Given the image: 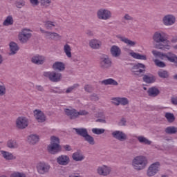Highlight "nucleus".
<instances>
[{
	"label": "nucleus",
	"instance_id": "f257e3e1",
	"mask_svg": "<svg viewBox=\"0 0 177 177\" xmlns=\"http://www.w3.org/2000/svg\"><path fill=\"white\" fill-rule=\"evenodd\" d=\"M153 44L156 49L161 50H169L171 49V42L168 40V36L162 31L155 32L152 36Z\"/></svg>",
	"mask_w": 177,
	"mask_h": 177
},
{
	"label": "nucleus",
	"instance_id": "f03ea898",
	"mask_svg": "<svg viewBox=\"0 0 177 177\" xmlns=\"http://www.w3.org/2000/svg\"><path fill=\"white\" fill-rule=\"evenodd\" d=\"M152 55H153L155 57H159L161 60H168L170 63H174L175 67H177V55L174 54L172 52L164 53L153 50H152Z\"/></svg>",
	"mask_w": 177,
	"mask_h": 177
},
{
	"label": "nucleus",
	"instance_id": "7ed1b4c3",
	"mask_svg": "<svg viewBox=\"0 0 177 177\" xmlns=\"http://www.w3.org/2000/svg\"><path fill=\"white\" fill-rule=\"evenodd\" d=\"M147 158L143 156L135 157L131 162V166L136 171H142L147 167Z\"/></svg>",
	"mask_w": 177,
	"mask_h": 177
},
{
	"label": "nucleus",
	"instance_id": "20e7f679",
	"mask_svg": "<svg viewBox=\"0 0 177 177\" xmlns=\"http://www.w3.org/2000/svg\"><path fill=\"white\" fill-rule=\"evenodd\" d=\"M59 143V138L55 136L51 137V142L48 146V150L50 154H56V153L60 151V145Z\"/></svg>",
	"mask_w": 177,
	"mask_h": 177
},
{
	"label": "nucleus",
	"instance_id": "39448f33",
	"mask_svg": "<svg viewBox=\"0 0 177 177\" xmlns=\"http://www.w3.org/2000/svg\"><path fill=\"white\" fill-rule=\"evenodd\" d=\"M44 77L48 78L51 82H60L62 81V73L57 71H48L43 73Z\"/></svg>",
	"mask_w": 177,
	"mask_h": 177
},
{
	"label": "nucleus",
	"instance_id": "423d86ee",
	"mask_svg": "<svg viewBox=\"0 0 177 177\" xmlns=\"http://www.w3.org/2000/svg\"><path fill=\"white\" fill-rule=\"evenodd\" d=\"M32 37V34H31V30L24 28L19 32L18 35V39L21 42V44H26V42L30 40V38Z\"/></svg>",
	"mask_w": 177,
	"mask_h": 177
},
{
	"label": "nucleus",
	"instance_id": "0eeeda50",
	"mask_svg": "<svg viewBox=\"0 0 177 177\" xmlns=\"http://www.w3.org/2000/svg\"><path fill=\"white\" fill-rule=\"evenodd\" d=\"M113 14L109 9L101 8L97 12V17L99 20H110Z\"/></svg>",
	"mask_w": 177,
	"mask_h": 177
},
{
	"label": "nucleus",
	"instance_id": "6e6552de",
	"mask_svg": "<svg viewBox=\"0 0 177 177\" xmlns=\"http://www.w3.org/2000/svg\"><path fill=\"white\" fill-rule=\"evenodd\" d=\"M111 59L106 55H103L100 57V67L102 70H107L111 67Z\"/></svg>",
	"mask_w": 177,
	"mask_h": 177
},
{
	"label": "nucleus",
	"instance_id": "1a4fd4ad",
	"mask_svg": "<svg viewBox=\"0 0 177 177\" xmlns=\"http://www.w3.org/2000/svg\"><path fill=\"white\" fill-rule=\"evenodd\" d=\"M160 167H161L160 162H156L151 164L147 171V176L151 177L156 175L158 173V171H160Z\"/></svg>",
	"mask_w": 177,
	"mask_h": 177
},
{
	"label": "nucleus",
	"instance_id": "9d476101",
	"mask_svg": "<svg viewBox=\"0 0 177 177\" xmlns=\"http://www.w3.org/2000/svg\"><path fill=\"white\" fill-rule=\"evenodd\" d=\"M37 169L38 174L40 175H45V174H48V172H49L50 165L45 162H40L37 165Z\"/></svg>",
	"mask_w": 177,
	"mask_h": 177
},
{
	"label": "nucleus",
	"instance_id": "9b49d317",
	"mask_svg": "<svg viewBox=\"0 0 177 177\" xmlns=\"http://www.w3.org/2000/svg\"><path fill=\"white\" fill-rule=\"evenodd\" d=\"M29 121L26 117H19L16 120V127L18 129H26L28 127Z\"/></svg>",
	"mask_w": 177,
	"mask_h": 177
},
{
	"label": "nucleus",
	"instance_id": "f8f14e48",
	"mask_svg": "<svg viewBox=\"0 0 177 177\" xmlns=\"http://www.w3.org/2000/svg\"><path fill=\"white\" fill-rule=\"evenodd\" d=\"M162 21L164 26L169 27L176 23V17L173 15H167L163 17Z\"/></svg>",
	"mask_w": 177,
	"mask_h": 177
},
{
	"label": "nucleus",
	"instance_id": "ddd939ff",
	"mask_svg": "<svg viewBox=\"0 0 177 177\" xmlns=\"http://www.w3.org/2000/svg\"><path fill=\"white\" fill-rule=\"evenodd\" d=\"M111 136L114 139H116L117 140H120V142H124V140H127V134L124 133V131H120V130H115L113 131L111 133Z\"/></svg>",
	"mask_w": 177,
	"mask_h": 177
},
{
	"label": "nucleus",
	"instance_id": "4468645a",
	"mask_svg": "<svg viewBox=\"0 0 177 177\" xmlns=\"http://www.w3.org/2000/svg\"><path fill=\"white\" fill-rule=\"evenodd\" d=\"M56 161L59 165L66 167L70 164V157L67 155H61L57 158Z\"/></svg>",
	"mask_w": 177,
	"mask_h": 177
},
{
	"label": "nucleus",
	"instance_id": "2eb2a0df",
	"mask_svg": "<svg viewBox=\"0 0 177 177\" xmlns=\"http://www.w3.org/2000/svg\"><path fill=\"white\" fill-rule=\"evenodd\" d=\"M97 172L98 175H100L101 176H107L108 175H110L111 168L109 166L102 165L97 168Z\"/></svg>",
	"mask_w": 177,
	"mask_h": 177
},
{
	"label": "nucleus",
	"instance_id": "dca6fc26",
	"mask_svg": "<svg viewBox=\"0 0 177 177\" xmlns=\"http://www.w3.org/2000/svg\"><path fill=\"white\" fill-rule=\"evenodd\" d=\"M40 31L41 32H42V34H44V37H46V38H48V39H60V38H62L60 35L56 32L45 31L42 28L40 29Z\"/></svg>",
	"mask_w": 177,
	"mask_h": 177
},
{
	"label": "nucleus",
	"instance_id": "f3484780",
	"mask_svg": "<svg viewBox=\"0 0 177 177\" xmlns=\"http://www.w3.org/2000/svg\"><path fill=\"white\" fill-rule=\"evenodd\" d=\"M46 60V58H45V57H44L43 55H36L32 57L31 58L32 63H33V64H37V66L44 64Z\"/></svg>",
	"mask_w": 177,
	"mask_h": 177
},
{
	"label": "nucleus",
	"instance_id": "a211bd4d",
	"mask_svg": "<svg viewBox=\"0 0 177 177\" xmlns=\"http://www.w3.org/2000/svg\"><path fill=\"white\" fill-rule=\"evenodd\" d=\"M65 114L70 118V120H75L78 118V111L75 109H65Z\"/></svg>",
	"mask_w": 177,
	"mask_h": 177
},
{
	"label": "nucleus",
	"instance_id": "6ab92c4d",
	"mask_svg": "<svg viewBox=\"0 0 177 177\" xmlns=\"http://www.w3.org/2000/svg\"><path fill=\"white\" fill-rule=\"evenodd\" d=\"M116 38H118V39H120V41H121L122 42H124V44H127L128 46H135L136 45V41H131L129 39L121 35H118L116 36Z\"/></svg>",
	"mask_w": 177,
	"mask_h": 177
},
{
	"label": "nucleus",
	"instance_id": "aec40b11",
	"mask_svg": "<svg viewBox=\"0 0 177 177\" xmlns=\"http://www.w3.org/2000/svg\"><path fill=\"white\" fill-rule=\"evenodd\" d=\"M111 55L113 57H120L121 56V48L118 46L113 45L110 48Z\"/></svg>",
	"mask_w": 177,
	"mask_h": 177
},
{
	"label": "nucleus",
	"instance_id": "412c9836",
	"mask_svg": "<svg viewBox=\"0 0 177 177\" xmlns=\"http://www.w3.org/2000/svg\"><path fill=\"white\" fill-rule=\"evenodd\" d=\"M34 115H35V118H36L38 122H45V120H46L45 114H44V112H42L41 110H38V109L35 110Z\"/></svg>",
	"mask_w": 177,
	"mask_h": 177
},
{
	"label": "nucleus",
	"instance_id": "4be33fe9",
	"mask_svg": "<svg viewBox=\"0 0 177 177\" xmlns=\"http://www.w3.org/2000/svg\"><path fill=\"white\" fill-rule=\"evenodd\" d=\"M89 46L91 49H100L102 48V41L97 39H92L89 41Z\"/></svg>",
	"mask_w": 177,
	"mask_h": 177
},
{
	"label": "nucleus",
	"instance_id": "5701e85b",
	"mask_svg": "<svg viewBox=\"0 0 177 177\" xmlns=\"http://www.w3.org/2000/svg\"><path fill=\"white\" fill-rule=\"evenodd\" d=\"M145 68H146L145 64L138 63L132 67L131 71L133 73H145Z\"/></svg>",
	"mask_w": 177,
	"mask_h": 177
},
{
	"label": "nucleus",
	"instance_id": "b1692460",
	"mask_svg": "<svg viewBox=\"0 0 177 177\" xmlns=\"http://www.w3.org/2000/svg\"><path fill=\"white\" fill-rule=\"evenodd\" d=\"M129 54L133 59H137L138 60H147V57L146 55L135 53L132 50H130Z\"/></svg>",
	"mask_w": 177,
	"mask_h": 177
},
{
	"label": "nucleus",
	"instance_id": "393cba45",
	"mask_svg": "<svg viewBox=\"0 0 177 177\" xmlns=\"http://www.w3.org/2000/svg\"><path fill=\"white\" fill-rule=\"evenodd\" d=\"M53 68L57 71H64L66 70V64L62 62H55L53 64Z\"/></svg>",
	"mask_w": 177,
	"mask_h": 177
},
{
	"label": "nucleus",
	"instance_id": "a878e982",
	"mask_svg": "<svg viewBox=\"0 0 177 177\" xmlns=\"http://www.w3.org/2000/svg\"><path fill=\"white\" fill-rule=\"evenodd\" d=\"M72 158L74 161H84L85 156L80 151L75 152L72 154Z\"/></svg>",
	"mask_w": 177,
	"mask_h": 177
},
{
	"label": "nucleus",
	"instance_id": "bb28decb",
	"mask_svg": "<svg viewBox=\"0 0 177 177\" xmlns=\"http://www.w3.org/2000/svg\"><path fill=\"white\" fill-rule=\"evenodd\" d=\"M28 142L30 145H35L39 142V136L37 134H31L28 137Z\"/></svg>",
	"mask_w": 177,
	"mask_h": 177
},
{
	"label": "nucleus",
	"instance_id": "cd10ccee",
	"mask_svg": "<svg viewBox=\"0 0 177 177\" xmlns=\"http://www.w3.org/2000/svg\"><path fill=\"white\" fill-rule=\"evenodd\" d=\"M148 95L151 97H156V96H158L160 95V90L157 88V87H151L148 89Z\"/></svg>",
	"mask_w": 177,
	"mask_h": 177
},
{
	"label": "nucleus",
	"instance_id": "c85d7f7f",
	"mask_svg": "<svg viewBox=\"0 0 177 177\" xmlns=\"http://www.w3.org/2000/svg\"><path fill=\"white\" fill-rule=\"evenodd\" d=\"M1 154L5 160H16V156H13V153L10 152H8L6 151H1Z\"/></svg>",
	"mask_w": 177,
	"mask_h": 177
},
{
	"label": "nucleus",
	"instance_id": "c756f323",
	"mask_svg": "<svg viewBox=\"0 0 177 177\" xmlns=\"http://www.w3.org/2000/svg\"><path fill=\"white\" fill-rule=\"evenodd\" d=\"M10 46V55H16L19 51V46L14 41H11L9 44Z\"/></svg>",
	"mask_w": 177,
	"mask_h": 177
},
{
	"label": "nucleus",
	"instance_id": "7c9ffc66",
	"mask_svg": "<svg viewBox=\"0 0 177 177\" xmlns=\"http://www.w3.org/2000/svg\"><path fill=\"white\" fill-rule=\"evenodd\" d=\"M134 138H136V139L138 140L140 143H142V145H151V141H150L149 139H147L146 137L143 136H134Z\"/></svg>",
	"mask_w": 177,
	"mask_h": 177
},
{
	"label": "nucleus",
	"instance_id": "2f4dec72",
	"mask_svg": "<svg viewBox=\"0 0 177 177\" xmlns=\"http://www.w3.org/2000/svg\"><path fill=\"white\" fill-rule=\"evenodd\" d=\"M63 50L67 57L69 59L72 57L73 55L71 54V46H70L68 44H65L64 45Z\"/></svg>",
	"mask_w": 177,
	"mask_h": 177
},
{
	"label": "nucleus",
	"instance_id": "473e14b6",
	"mask_svg": "<svg viewBox=\"0 0 177 177\" xmlns=\"http://www.w3.org/2000/svg\"><path fill=\"white\" fill-rule=\"evenodd\" d=\"M77 135L80 136H82V138H85L88 133V130L85 128H79V129H74Z\"/></svg>",
	"mask_w": 177,
	"mask_h": 177
},
{
	"label": "nucleus",
	"instance_id": "72a5a7b5",
	"mask_svg": "<svg viewBox=\"0 0 177 177\" xmlns=\"http://www.w3.org/2000/svg\"><path fill=\"white\" fill-rule=\"evenodd\" d=\"M106 117L103 112L98 113V118L95 120L96 122H100L101 124H107Z\"/></svg>",
	"mask_w": 177,
	"mask_h": 177
},
{
	"label": "nucleus",
	"instance_id": "f704fd0d",
	"mask_svg": "<svg viewBox=\"0 0 177 177\" xmlns=\"http://www.w3.org/2000/svg\"><path fill=\"white\" fill-rule=\"evenodd\" d=\"M101 83L103 85H113L114 86H117V85H118V82L111 78L102 80Z\"/></svg>",
	"mask_w": 177,
	"mask_h": 177
},
{
	"label": "nucleus",
	"instance_id": "c9c22d12",
	"mask_svg": "<svg viewBox=\"0 0 177 177\" xmlns=\"http://www.w3.org/2000/svg\"><path fill=\"white\" fill-rule=\"evenodd\" d=\"M7 147L9 149H17L19 143H17L16 140H9L7 142Z\"/></svg>",
	"mask_w": 177,
	"mask_h": 177
},
{
	"label": "nucleus",
	"instance_id": "e433bc0d",
	"mask_svg": "<svg viewBox=\"0 0 177 177\" xmlns=\"http://www.w3.org/2000/svg\"><path fill=\"white\" fill-rule=\"evenodd\" d=\"M165 133H167V135H175L177 132V127H175L174 126L167 127L165 129Z\"/></svg>",
	"mask_w": 177,
	"mask_h": 177
},
{
	"label": "nucleus",
	"instance_id": "4c0bfd02",
	"mask_svg": "<svg viewBox=\"0 0 177 177\" xmlns=\"http://www.w3.org/2000/svg\"><path fill=\"white\" fill-rule=\"evenodd\" d=\"M143 80L147 84H153L156 81V77L153 75H144Z\"/></svg>",
	"mask_w": 177,
	"mask_h": 177
},
{
	"label": "nucleus",
	"instance_id": "58836bf2",
	"mask_svg": "<svg viewBox=\"0 0 177 177\" xmlns=\"http://www.w3.org/2000/svg\"><path fill=\"white\" fill-rule=\"evenodd\" d=\"M3 24V26H12L13 24V17L10 15L8 16Z\"/></svg>",
	"mask_w": 177,
	"mask_h": 177
},
{
	"label": "nucleus",
	"instance_id": "ea45409f",
	"mask_svg": "<svg viewBox=\"0 0 177 177\" xmlns=\"http://www.w3.org/2000/svg\"><path fill=\"white\" fill-rule=\"evenodd\" d=\"M158 74L160 78H168V77H169V73L165 70L159 71Z\"/></svg>",
	"mask_w": 177,
	"mask_h": 177
},
{
	"label": "nucleus",
	"instance_id": "a19ab883",
	"mask_svg": "<svg viewBox=\"0 0 177 177\" xmlns=\"http://www.w3.org/2000/svg\"><path fill=\"white\" fill-rule=\"evenodd\" d=\"M84 140H86V142H87L89 145H91L92 146L95 145V138H93V137H92L91 135L87 134L84 137Z\"/></svg>",
	"mask_w": 177,
	"mask_h": 177
},
{
	"label": "nucleus",
	"instance_id": "79ce46f5",
	"mask_svg": "<svg viewBox=\"0 0 177 177\" xmlns=\"http://www.w3.org/2000/svg\"><path fill=\"white\" fill-rule=\"evenodd\" d=\"M165 117L167 120L168 122H174V121H175V115H174L173 113H166Z\"/></svg>",
	"mask_w": 177,
	"mask_h": 177
},
{
	"label": "nucleus",
	"instance_id": "37998d69",
	"mask_svg": "<svg viewBox=\"0 0 177 177\" xmlns=\"http://www.w3.org/2000/svg\"><path fill=\"white\" fill-rule=\"evenodd\" d=\"M91 131L95 135H102L106 132V129L99 128H93Z\"/></svg>",
	"mask_w": 177,
	"mask_h": 177
},
{
	"label": "nucleus",
	"instance_id": "c03bdc74",
	"mask_svg": "<svg viewBox=\"0 0 177 177\" xmlns=\"http://www.w3.org/2000/svg\"><path fill=\"white\" fill-rule=\"evenodd\" d=\"M45 27L47 28V30H52L53 27H56V23L55 22H52L50 21H47L45 23Z\"/></svg>",
	"mask_w": 177,
	"mask_h": 177
},
{
	"label": "nucleus",
	"instance_id": "a18cd8bd",
	"mask_svg": "<svg viewBox=\"0 0 177 177\" xmlns=\"http://www.w3.org/2000/svg\"><path fill=\"white\" fill-rule=\"evenodd\" d=\"M156 66L157 67H160V68H164V67H166V64L164 63V62L160 61V59H154L153 60Z\"/></svg>",
	"mask_w": 177,
	"mask_h": 177
},
{
	"label": "nucleus",
	"instance_id": "49530a36",
	"mask_svg": "<svg viewBox=\"0 0 177 177\" xmlns=\"http://www.w3.org/2000/svg\"><path fill=\"white\" fill-rule=\"evenodd\" d=\"M39 1L43 8H48L52 3V0H39Z\"/></svg>",
	"mask_w": 177,
	"mask_h": 177
},
{
	"label": "nucleus",
	"instance_id": "de8ad7c7",
	"mask_svg": "<svg viewBox=\"0 0 177 177\" xmlns=\"http://www.w3.org/2000/svg\"><path fill=\"white\" fill-rule=\"evenodd\" d=\"M10 177H26V174L20 171H14Z\"/></svg>",
	"mask_w": 177,
	"mask_h": 177
},
{
	"label": "nucleus",
	"instance_id": "09e8293b",
	"mask_svg": "<svg viewBox=\"0 0 177 177\" xmlns=\"http://www.w3.org/2000/svg\"><path fill=\"white\" fill-rule=\"evenodd\" d=\"M78 88V84H75L66 88V93H71L73 91H75Z\"/></svg>",
	"mask_w": 177,
	"mask_h": 177
},
{
	"label": "nucleus",
	"instance_id": "8fccbe9b",
	"mask_svg": "<svg viewBox=\"0 0 177 177\" xmlns=\"http://www.w3.org/2000/svg\"><path fill=\"white\" fill-rule=\"evenodd\" d=\"M6 95V86L5 84H0V97Z\"/></svg>",
	"mask_w": 177,
	"mask_h": 177
},
{
	"label": "nucleus",
	"instance_id": "3c124183",
	"mask_svg": "<svg viewBox=\"0 0 177 177\" xmlns=\"http://www.w3.org/2000/svg\"><path fill=\"white\" fill-rule=\"evenodd\" d=\"M120 104H122V106H127L129 103V101L126 97H120Z\"/></svg>",
	"mask_w": 177,
	"mask_h": 177
},
{
	"label": "nucleus",
	"instance_id": "603ef678",
	"mask_svg": "<svg viewBox=\"0 0 177 177\" xmlns=\"http://www.w3.org/2000/svg\"><path fill=\"white\" fill-rule=\"evenodd\" d=\"M24 5H26V1H24L23 0H20L19 1L16 2V6H17V8H19V9L23 8V6H24Z\"/></svg>",
	"mask_w": 177,
	"mask_h": 177
},
{
	"label": "nucleus",
	"instance_id": "864d4df0",
	"mask_svg": "<svg viewBox=\"0 0 177 177\" xmlns=\"http://www.w3.org/2000/svg\"><path fill=\"white\" fill-rule=\"evenodd\" d=\"M88 114H89V112L85 110H80L77 111V117H80V115H88Z\"/></svg>",
	"mask_w": 177,
	"mask_h": 177
},
{
	"label": "nucleus",
	"instance_id": "5fc2aeb1",
	"mask_svg": "<svg viewBox=\"0 0 177 177\" xmlns=\"http://www.w3.org/2000/svg\"><path fill=\"white\" fill-rule=\"evenodd\" d=\"M84 91H86V92H88L89 93H91V92L93 91V88H92V86L86 84L84 86Z\"/></svg>",
	"mask_w": 177,
	"mask_h": 177
},
{
	"label": "nucleus",
	"instance_id": "6e6d98bb",
	"mask_svg": "<svg viewBox=\"0 0 177 177\" xmlns=\"http://www.w3.org/2000/svg\"><path fill=\"white\" fill-rule=\"evenodd\" d=\"M123 19L124 20H127V21H132L133 20V17H131V15L126 14L124 17Z\"/></svg>",
	"mask_w": 177,
	"mask_h": 177
},
{
	"label": "nucleus",
	"instance_id": "4d7b16f0",
	"mask_svg": "<svg viewBox=\"0 0 177 177\" xmlns=\"http://www.w3.org/2000/svg\"><path fill=\"white\" fill-rule=\"evenodd\" d=\"M126 124H127V120H125V118H122L119 122L120 127H125Z\"/></svg>",
	"mask_w": 177,
	"mask_h": 177
},
{
	"label": "nucleus",
	"instance_id": "13d9d810",
	"mask_svg": "<svg viewBox=\"0 0 177 177\" xmlns=\"http://www.w3.org/2000/svg\"><path fill=\"white\" fill-rule=\"evenodd\" d=\"M112 102L116 106H119L120 104V97H115L112 100Z\"/></svg>",
	"mask_w": 177,
	"mask_h": 177
},
{
	"label": "nucleus",
	"instance_id": "bf43d9fd",
	"mask_svg": "<svg viewBox=\"0 0 177 177\" xmlns=\"http://www.w3.org/2000/svg\"><path fill=\"white\" fill-rule=\"evenodd\" d=\"M30 2L33 6H38L39 4V1L38 0H30Z\"/></svg>",
	"mask_w": 177,
	"mask_h": 177
},
{
	"label": "nucleus",
	"instance_id": "052dcab7",
	"mask_svg": "<svg viewBox=\"0 0 177 177\" xmlns=\"http://www.w3.org/2000/svg\"><path fill=\"white\" fill-rule=\"evenodd\" d=\"M63 147L66 150V151H71V146L66 145H64Z\"/></svg>",
	"mask_w": 177,
	"mask_h": 177
},
{
	"label": "nucleus",
	"instance_id": "680f3d73",
	"mask_svg": "<svg viewBox=\"0 0 177 177\" xmlns=\"http://www.w3.org/2000/svg\"><path fill=\"white\" fill-rule=\"evenodd\" d=\"M68 177H82V176L77 174V173H73L68 175Z\"/></svg>",
	"mask_w": 177,
	"mask_h": 177
},
{
	"label": "nucleus",
	"instance_id": "e2e57ef3",
	"mask_svg": "<svg viewBox=\"0 0 177 177\" xmlns=\"http://www.w3.org/2000/svg\"><path fill=\"white\" fill-rule=\"evenodd\" d=\"M171 103L176 106L177 105V97H171Z\"/></svg>",
	"mask_w": 177,
	"mask_h": 177
},
{
	"label": "nucleus",
	"instance_id": "0e129e2a",
	"mask_svg": "<svg viewBox=\"0 0 177 177\" xmlns=\"http://www.w3.org/2000/svg\"><path fill=\"white\" fill-rule=\"evenodd\" d=\"M171 44H177V37H172L171 39Z\"/></svg>",
	"mask_w": 177,
	"mask_h": 177
},
{
	"label": "nucleus",
	"instance_id": "69168bd1",
	"mask_svg": "<svg viewBox=\"0 0 177 177\" xmlns=\"http://www.w3.org/2000/svg\"><path fill=\"white\" fill-rule=\"evenodd\" d=\"M36 89H37V91H39L40 92H43L44 87H42V86H36Z\"/></svg>",
	"mask_w": 177,
	"mask_h": 177
},
{
	"label": "nucleus",
	"instance_id": "338daca9",
	"mask_svg": "<svg viewBox=\"0 0 177 177\" xmlns=\"http://www.w3.org/2000/svg\"><path fill=\"white\" fill-rule=\"evenodd\" d=\"M86 34L88 35H90L91 37L93 36V32L91 31V30H88Z\"/></svg>",
	"mask_w": 177,
	"mask_h": 177
},
{
	"label": "nucleus",
	"instance_id": "774afa93",
	"mask_svg": "<svg viewBox=\"0 0 177 177\" xmlns=\"http://www.w3.org/2000/svg\"><path fill=\"white\" fill-rule=\"evenodd\" d=\"M174 49H175L176 50H177V44L173 46Z\"/></svg>",
	"mask_w": 177,
	"mask_h": 177
}]
</instances>
